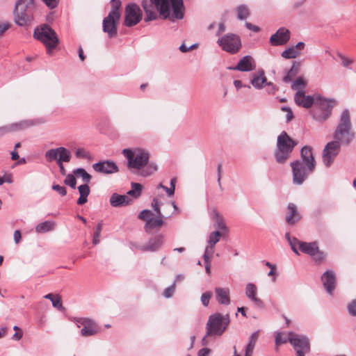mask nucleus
<instances>
[{
    "label": "nucleus",
    "mask_w": 356,
    "mask_h": 356,
    "mask_svg": "<svg viewBox=\"0 0 356 356\" xmlns=\"http://www.w3.org/2000/svg\"><path fill=\"white\" fill-rule=\"evenodd\" d=\"M301 159H297L290 163L292 170L293 183L301 185L312 173L316 167V161L313 155L312 149L309 146H305L300 150Z\"/></svg>",
    "instance_id": "nucleus-1"
},
{
    "label": "nucleus",
    "mask_w": 356,
    "mask_h": 356,
    "mask_svg": "<svg viewBox=\"0 0 356 356\" xmlns=\"http://www.w3.org/2000/svg\"><path fill=\"white\" fill-rule=\"evenodd\" d=\"M122 153L127 160L128 168L140 170L143 177L149 176L158 169L155 163L149 162V154L143 149H124Z\"/></svg>",
    "instance_id": "nucleus-2"
},
{
    "label": "nucleus",
    "mask_w": 356,
    "mask_h": 356,
    "mask_svg": "<svg viewBox=\"0 0 356 356\" xmlns=\"http://www.w3.org/2000/svg\"><path fill=\"white\" fill-rule=\"evenodd\" d=\"M355 136V134L352 129L350 112L348 109H344L333 134V138L334 141H339L341 145H348L354 140Z\"/></svg>",
    "instance_id": "nucleus-3"
},
{
    "label": "nucleus",
    "mask_w": 356,
    "mask_h": 356,
    "mask_svg": "<svg viewBox=\"0 0 356 356\" xmlns=\"http://www.w3.org/2000/svg\"><path fill=\"white\" fill-rule=\"evenodd\" d=\"M35 6L33 0H18L13 11L15 22L19 26H28L33 22Z\"/></svg>",
    "instance_id": "nucleus-4"
},
{
    "label": "nucleus",
    "mask_w": 356,
    "mask_h": 356,
    "mask_svg": "<svg viewBox=\"0 0 356 356\" xmlns=\"http://www.w3.org/2000/svg\"><path fill=\"white\" fill-rule=\"evenodd\" d=\"M296 145L297 142L283 131L277 138L276 148L274 152L276 162L279 164L285 163Z\"/></svg>",
    "instance_id": "nucleus-5"
},
{
    "label": "nucleus",
    "mask_w": 356,
    "mask_h": 356,
    "mask_svg": "<svg viewBox=\"0 0 356 356\" xmlns=\"http://www.w3.org/2000/svg\"><path fill=\"white\" fill-rule=\"evenodd\" d=\"M337 102L334 99L325 98L320 95L316 96V102L309 111L313 119L317 122H323L331 115L332 111Z\"/></svg>",
    "instance_id": "nucleus-6"
},
{
    "label": "nucleus",
    "mask_w": 356,
    "mask_h": 356,
    "mask_svg": "<svg viewBox=\"0 0 356 356\" xmlns=\"http://www.w3.org/2000/svg\"><path fill=\"white\" fill-rule=\"evenodd\" d=\"M33 37L44 44L47 53L49 56L52 54L53 50L59 43L56 31L47 24L37 27L34 31Z\"/></svg>",
    "instance_id": "nucleus-7"
},
{
    "label": "nucleus",
    "mask_w": 356,
    "mask_h": 356,
    "mask_svg": "<svg viewBox=\"0 0 356 356\" xmlns=\"http://www.w3.org/2000/svg\"><path fill=\"white\" fill-rule=\"evenodd\" d=\"M230 322L228 314L215 313L209 316L207 325V336L220 337L226 330Z\"/></svg>",
    "instance_id": "nucleus-8"
},
{
    "label": "nucleus",
    "mask_w": 356,
    "mask_h": 356,
    "mask_svg": "<svg viewBox=\"0 0 356 356\" xmlns=\"http://www.w3.org/2000/svg\"><path fill=\"white\" fill-rule=\"evenodd\" d=\"M217 44L223 51L231 54L237 53L241 47L240 37L234 33H227L219 38Z\"/></svg>",
    "instance_id": "nucleus-9"
},
{
    "label": "nucleus",
    "mask_w": 356,
    "mask_h": 356,
    "mask_svg": "<svg viewBox=\"0 0 356 356\" xmlns=\"http://www.w3.org/2000/svg\"><path fill=\"white\" fill-rule=\"evenodd\" d=\"M289 343L296 350L297 356H305V353L310 352V343L307 337L293 332H289Z\"/></svg>",
    "instance_id": "nucleus-10"
},
{
    "label": "nucleus",
    "mask_w": 356,
    "mask_h": 356,
    "mask_svg": "<svg viewBox=\"0 0 356 356\" xmlns=\"http://www.w3.org/2000/svg\"><path fill=\"white\" fill-rule=\"evenodd\" d=\"M142 17L140 7L136 3H129L124 9V24L127 27L134 26L140 22Z\"/></svg>",
    "instance_id": "nucleus-11"
},
{
    "label": "nucleus",
    "mask_w": 356,
    "mask_h": 356,
    "mask_svg": "<svg viewBox=\"0 0 356 356\" xmlns=\"http://www.w3.org/2000/svg\"><path fill=\"white\" fill-rule=\"evenodd\" d=\"M341 146V145L339 144V141L334 140L326 144L322 154L323 163L325 167L329 168L333 163L335 158L340 152Z\"/></svg>",
    "instance_id": "nucleus-12"
},
{
    "label": "nucleus",
    "mask_w": 356,
    "mask_h": 356,
    "mask_svg": "<svg viewBox=\"0 0 356 356\" xmlns=\"http://www.w3.org/2000/svg\"><path fill=\"white\" fill-rule=\"evenodd\" d=\"M47 161L51 162L53 161H65V163L70 161L72 154L70 150L64 147L50 149L45 152L44 154Z\"/></svg>",
    "instance_id": "nucleus-13"
},
{
    "label": "nucleus",
    "mask_w": 356,
    "mask_h": 356,
    "mask_svg": "<svg viewBox=\"0 0 356 356\" xmlns=\"http://www.w3.org/2000/svg\"><path fill=\"white\" fill-rule=\"evenodd\" d=\"M77 327H83L81 330V334L84 337L94 336L99 331L97 323L88 318H81L76 320Z\"/></svg>",
    "instance_id": "nucleus-14"
},
{
    "label": "nucleus",
    "mask_w": 356,
    "mask_h": 356,
    "mask_svg": "<svg viewBox=\"0 0 356 356\" xmlns=\"http://www.w3.org/2000/svg\"><path fill=\"white\" fill-rule=\"evenodd\" d=\"M120 19V15H113V13H108L104 17L102 22L103 31L107 33L108 38H115L118 34V24Z\"/></svg>",
    "instance_id": "nucleus-15"
},
{
    "label": "nucleus",
    "mask_w": 356,
    "mask_h": 356,
    "mask_svg": "<svg viewBox=\"0 0 356 356\" xmlns=\"http://www.w3.org/2000/svg\"><path fill=\"white\" fill-rule=\"evenodd\" d=\"M163 235L159 234L153 238H151L148 242L143 245H138L134 243H131V245L143 252H156L161 248L163 244Z\"/></svg>",
    "instance_id": "nucleus-16"
},
{
    "label": "nucleus",
    "mask_w": 356,
    "mask_h": 356,
    "mask_svg": "<svg viewBox=\"0 0 356 356\" xmlns=\"http://www.w3.org/2000/svg\"><path fill=\"white\" fill-rule=\"evenodd\" d=\"M93 170L101 174L109 175L119 172L117 164L111 160L99 161L92 165Z\"/></svg>",
    "instance_id": "nucleus-17"
},
{
    "label": "nucleus",
    "mask_w": 356,
    "mask_h": 356,
    "mask_svg": "<svg viewBox=\"0 0 356 356\" xmlns=\"http://www.w3.org/2000/svg\"><path fill=\"white\" fill-rule=\"evenodd\" d=\"M317 95H306L305 92L298 91L296 92L294 95V102L298 106L303 107L305 108H311L315 102H316V96Z\"/></svg>",
    "instance_id": "nucleus-18"
},
{
    "label": "nucleus",
    "mask_w": 356,
    "mask_h": 356,
    "mask_svg": "<svg viewBox=\"0 0 356 356\" xmlns=\"http://www.w3.org/2000/svg\"><path fill=\"white\" fill-rule=\"evenodd\" d=\"M290 39V32L286 28H280L275 33L271 35L270 42L273 46L283 45Z\"/></svg>",
    "instance_id": "nucleus-19"
},
{
    "label": "nucleus",
    "mask_w": 356,
    "mask_h": 356,
    "mask_svg": "<svg viewBox=\"0 0 356 356\" xmlns=\"http://www.w3.org/2000/svg\"><path fill=\"white\" fill-rule=\"evenodd\" d=\"M255 67V63L251 56H245L238 61L235 66L228 67L227 69L231 70H238L240 72H250Z\"/></svg>",
    "instance_id": "nucleus-20"
},
{
    "label": "nucleus",
    "mask_w": 356,
    "mask_h": 356,
    "mask_svg": "<svg viewBox=\"0 0 356 356\" xmlns=\"http://www.w3.org/2000/svg\"><path fill=\"white\" fill-rule=\"evenodd\" d=\"M336 275L333 270H328L321 276V281L327 293L332 295L336 287Z\"/></svg>",
    "instance_id": "nucleus-21"
},
{
    "label": "nucleus",
    "mask_w": 356,
    "mask_h": 356,
    "mask_svg": "<svg viewBox=\"0 0 356 356\" xmlns=\"http://www.w3.org/2000/svg\"><path fill=\"white\" fill-rule=\"evenodd\" d=\"M34 124L32 120H22L19 122L13 123L9 125L0 127V138L3 137L5 134L15 131L17 130H21L29 127H31Z\"/></svg>",
    "instance_id": "nucleus-22"
},
{
    "label": "nucleus",
    "mask_w": 356,
    "mask_h": 356,
    "mask_svg": "<svg viewBox=\"0 0 356 356\" xmlns=\"http://www.w3.org/2000/svg\"><path fill=\"white\" fill-rule=\"evenodd\" d=\"M303 253L307 254L310 256L317 255L316 260L323 259V253L319 251L316 242H301L300 243V249Z\"/></svg>",
    "instance_id": "nucleus-23"
},
{
    "label": "nucleus",
    "mask_w": 356,
    "mask_h": 356,
    "mask_svg": "<svg viewBox=\"0 0 356 356\" xmlns=\"http://www.w3.org/2000/svg\"><path fill=\"white\" fill-rule=\"evenodd\" d=\"M245 296L259 308H264V302L257 297V288L253 283H248L245 286Z\"/></svg>",
    "instance_id": "nucleus-24"
},
{
    "label": "nucleus",
    "mask_w": 356,
    "mask_h": 356,
    "mask_svg": "<svg viewBox=\"0 0 356 356\" xmlns=\"http://www.w3.org/2000/svg\"><path fill=\"white\" fill-rule=\"evenodd\" d=\"M268 81L265 75V72L263 70H260L253 74H252V78L250 79V83L252 86L257 90L263 89Z\"/></svg>",
    "instance_id": "nucleus-25"
},
{
    "label": "nucleus",
    "mask_w": 356,
    "mask_h": 356,
    "mask_svg": "<svg viewBox=\"0 0 356 356\" xmlns=\"http://www.w3.org/2000/svg\"><path fill=\"white\" fill-rule=\"evenodd\" d=\"M302 216L298 211L297 207L293 203H289L287 206V214L285 218L286 222L288 225H293L300 220Z\"/></svg>",
    "instance_id": "nucleus-26"
},
{
    "label": "nucleus",
    "mask_w": 356,
    "mask_h": 356,
    "mask_svg": "<svg viewBox=\"0 0 356 356\" xmlns=\"http://www.w3.org/2000/svg\"><path fill=\"white\" fill-rule=\"evenodd\" d=\"M131 199L126 195H120L114 193L110 197L109 202L113 207H120L129 205L131 203Z\"/></svg>",
    "instance_id": "nucleus-27"
},
{
    "label": "nucleus",
    "mask_w": 356,
    "mask_h": 356,
    "mask_svg": "<svg viewBox=\"0 0 356 356\" xmlns=\"http://www.w3.org/2000/svg\"><path fill=\"white\" fill-rule=\"evenodd\" d=\"M216 301L223 305L230 304L229 289L227 288L216 287L215 289Z\"/></svg>",
    "instance_id": "nucleus-28"
},
{
    "label": "nucleus",
    "mask_w": 356,
    "mask_h": 356,
    "mask_svg": "<svg viewBox=\"0 0 356 356\" xmlns=\"http://www.w3.org/2000/svg\"><path fill=\"white\" fill-rule=\"evenodd\" d=\"M212 219L214 221V227L218 230L221 231L222 233H227L228 228L225 223L224 222L223 218L222 215L216 210H213L211 213Z\"/></svg>",
    "instance_id": "nucleus-29"
},
{
    "label": "nucleus",
    "mask_w": 356,
    "mask_h": 356,
    "mask_svg": "<svg viewBox=\"0 0 356 356\" xmlns=\"http://www.w3.org/2000/svg\"><path fill=\"white\" fill-rule=\"evenodd\" d=\"M80 197L76 201L78 205H83L88 202V196L90 190L88 184H84L77 187Z\"/></svg>",
    "instance_id": "nucleus-30"
},
{
    "label": "nucleus",
    "mask_w": 356,
    "mask_h": 356,
    "mask_svg": "<svg viewBox=\"0 0 356 356\" xmlns=\"http://www.w3.org/2000/svg\"><path fill=\"white\" fill-rule=\"evenodd\" d=\"M300 68V63L293 61L291 69L288 70L286 74L283 77V81L284 83H289L292 81V79L298 74Z\"/></svg>",
    "instance_id": "nucleus-31"
},
{
    "label": "nucleus",
    "mask_w": 356,
    "mask_h": 356,
    "mask_svg": "<svg viewBox=\"0 0 356 356\" xmlns=\"http://www.w3.org/2000/svg\"><path fill=\"white\" fill-rule=\"evenodd\" d=\"M259 337V332L256 331L253 332L250 338L249 343L245 347V353L244 356H252L253 353V350L256 344V342Z\"/></svg>",
    "instance_id": "nucleus-32"
},
{
    "label": "nucleus",
    "mask_w": 356,
    "mask_h": 356,
    "mask_svg": "<svg viewBox=\"0 0 356 356\" xmlns=\"http://www.w3.org/2000/svg\"><path fill=\"white\" fill-rule=\"evenodd\" d=\"M291 82V88L293 90L305 92L304 90L307 86V81L302 76H298L295 81Z\"/></svg>",
    "instance_id": "nucleus-33"
},
{
    "label": "nucleus",
    "mask_w": 356,
    "mask_h": 356,
    "mask_svg": "<svg viewBox=\"0 0 356 356\" xmlns=\"http://www.w3.org/2000/svg\"><path fill=\"white\" fill-rule=\"evenodd\" d=\"M54 222L46 220L44 222L39 223L35 227V231L38 233H45L54 229Z\"/></svg>",
    "instance_id": "nucleus-34"
},
{
    "label": "nucleus",
    "mask_w": 356,
    "mask_h": 356,
    "mask_svg": "<svg viewBox=\"0 0 356 356\" xmlns=\"http://www.w3.org/2000/svg\"><path fill=\"white\" fill-rule=\"evenodd\" d=\"M163 216L157 214V218L154 219L153 218L151 220H149L145 225V229H153L156 227H161L163 225Z\"/></svg>",
    "instance_id": "nucleus-35"
},
{
    "label": "nucleus",
    "mask_w": 356,
    "mask_h": 356,
    "mask_svg": "<svg viewBox=\"0 0 356 356\" xmlns=\"http://www.w3.org/2000/svg\"><path fill=\"white\" fill-rule=\"evenodd\" d=\"M142 185L138 183L132 182L131 189L127 192L128 196H131L134 198H138L140 196L142 192Z\"/></svg>",
    "instance_id": "nucleus-36"
},
{
    "label": "nucleus",
    "mask_w": 356,
    "mask_h": 356,
    "mask_svg": "<svg viewBox=\"0 0 356 356\" xmlns=\"http://www.w3.org/2000/svg\"><path fill=\"white\" fill-rule=\"evenodd\" d=\"M74 175L77 177H81L85 184H88L90 181L92 176L87 172V171L82 168H78L73 170Z\"/></svg>",
    "instance_id": "nucleus-37"
},
{
    "label": "nucleus",
    "mask_w": 356,
    "mask_h": 356,
    "mask_svg": "<svg viewBox=\"0 0 356 356\" xmlns=\"http://www.w3.org/2000/svg\"><path fill=\"white\" fill-rule=\"evenodd\" d=\"M237 18L240 20L246 19L250 15V10L246 5L242 4L236 8Z\"/></svg>",
    "instance_id": "nucleus-38"
},
{
    "label": "nucleus",
    "mask_w": 356,
    "mask_h": 356,
    "mask_svg": "<svg viewBox=\"0 0 356 356\" xmlns=\"http://www.w3.org/2000/svg\"><path fill=\"white\" fill-rule=\"evenodd\" d=\"M44 298L50 300L54 307L57 308L59 310H62L63 309L61 300L59 296L54 297L53 294L48 293L45 295Z\"/></svg>",
    "instance_id": "nucleus-39"
},
{
    "label": "nucleus",
    "mask_w": 356,
    "mask_h": 356,
    "mask_svg": "<svg viewBox=\"0 0 356 356\" xmlns=\"http://www.w3.org/2000/svg\"><path fill=\"white\" fill-rule=\"evenodd\" d=\"M222 233L218 230H216L210 233L207 241V244L215 246L216 244L220 241Z\"/></svg>",
    "instance_id": "nucleus-40"
},
{
    "label": "nucleus",
    "mask_w": 356,
    "mask_h": 356,
    "mask_svg": "<svg viewBox=\"0 0 356 356\" xmlns=\"http://www.w3.org/2000/svg\"><path fill=\"white\" fill-rule=\"evenodd\" d=\"M281 55L286 59L295 58L300 55V51L291 47L282 51Z\"/></svg>",
    "instance_id": "nucleus-41"
},
{
    "label": "nucleus",
    "mask_w": 356,
    "mask_h": 356,
    "mask_svg": "<svg viewBox=\"0 0 356 356\" xmlns=\"http://www.w3.org/2000/svg\"><path fill=\"white\" fill-rule=\"evenodd\" d=\"M75 176L76 175H74V173L67 175L63 181L64 184L67 186H69L72 188L75 189L76 185V179Z\"/></svg>",
    "instance_id": "nucleus-42"
},
{
    "label": "nucleus",
    "mask_w": 356,
    "mask_h": 356,
    "mask_svg": "<svg viewBox=\"0 0 356 356\" xmlns=\"http://www.w3.org/2000/svg\"><path fill=\"white\" fill-rule=\"evenodd\" d=\"M111 10H110V12L108 13H113V15H120V8L121 7V5H122V3L120 1V0H111Z\"/></svg>",
    "instance_id": "nucleus-43"
},
{
    "label": "nucleus",
    "mask_w": 356,
    "mask_h": 356,
    "mask_svg": "<svg viewBox=\"0 0 356 356\" xmlns=\"http://www.w3.org/2000/svg\"><path fill=\"white\" fill-rule=\"evenodd\" d=\"M102 229V221L98 222L96 226L95 231L93 235L92 243L93 245H97L99 243V237Z\"/></svg>",
    "instance_id": "nucleus-44"
},
{
    "label": "nucleus",
    "mask_w": 356,
    "mask_h": 356,
    "mask_svg": "<svg viewBox=\"0 0 356 356\" xmlns=\"http://www.w3.org/2000/svg\"><path fill=\"white\" fill-rule=\"evenodd\" d=\"M290 336L288 334L287 337L284 336V334L282 332H278L275 335V342L277 346H279L282 343H286V342H289Z\"/></svg>",
    "instance_id": "nucleus-45"
},
{
    "label": "nucleus",
    "mask_w": 356,
    "mask_h": 356,
    "mask_svg": "<svg viewBox=\"0 0 356 356\" xmlns=\"http://www.w3.org/2000/svg\"><path fill=\"white\" fill-rule=\"evenodd\" d=\"M153 213L149 209H144L138 214V218L146 222L152 218Z\"/></svg>",
    "instance_id": "nucleus-46"
},
{
    "label": "nucleus",
    "mask_w": 356,
    "mask_h": 356,
    "mask_svg": "<svg viewBox=\"0 0 356 356\" xmlns=\"http://www.w3.org/2000/svg\"><path fill=\"white\" fill-rule=\"evenodd\" d=\"M211 296H212V293L211 291H206L202 294L200 300H201L202 305L204 307H207L209 305Z\"/></svg>",
    "instance_id": "nucleus-47"
},
{
    "label": "nucleus",
    "mask_w": 356,
    "mask_h": 356,
    "mask_svg": "<svg viewBox=\"0 0 356 356\" xmlns=\"http://www.w3.org/2000/svg\"><path fill=\"white\" fill-rule=\"evenodd\" d=\"M337 55L339 58V59L341 60V65L344 67H348L350 65L353 63V59L346 58L341 53L338 52Z\"/></svg>",
    "instance_id": "nucleus-48"
},
{
    "label": "nucleus",
    "mask_w": 356,
    "mask_h": 356,
    "mask_svg": "<svg viewBox=\"0 0 356 356\" xmlns=\"http://www.w3.org/2000/svg\"><path fill=\"white\" fill-rule=\"evenodd\" d=\"M52 190L56 191L60 196H65L67 194V189L65 186H60L59 184H54L51 186Z\"/></svg>",
    "instance_id": "nucleus-49"
},
{
    "label": "nucleus",
    "mask_w": 356,
    "mask_h": 356,
    "mask_svg": "<svg viewBox=\"0 0 356 356\" xmlns=\"http://www.w3.org/2000/svg\"><path fill=\"white\" fill-rule=\"evenodd\" d=\"M175 291V282H174L172 285L167 287L164 290V291L163 293V296L166 298H170L173 296Z\"/></svg>",
    "instance_id": "nucleus-50"
},
{
    "label": "nucleus",
    "mask_w": 356,
    "mask_h": 356,
    "mask_svg": "<svg viewBox=\"0 0 356 356\" xmlns=\"http://www.w3.org/2000/svg\"><path fill=\"white\" fill-rule=\"evenodd\" d=\"M301 242L302 241H299L297 238L293 237L291 241L289 243L291 250L296 254H299V252L296 247L297 245H298V248H300V243H301Z\"/></svg>",
    "instance_id": "nucleus-51"
},
{
    "label": "nucleus",
    "mask_w": 356,
    "mask_h": 356,
    "mask_svg": "<svg viewBox=\"0 0 356 356\" xmlns=\"http://www.w3.org/2000/svg\"><path fill=\"white\" fill-rule=\"evenodd\" d=\"M75 156L78 159H88L90 154L85 149L78 148L75 152Z\"/></svg>",
    "instance_id": "nucleus-52"
},
{
    "label": "nucleus",
    "mask_w": 356,
    "mask_h": 356,
    "mask_svg": "<svg viewBox=\"0 0 356 356\" xmlns=\"http://www.w3.org/2000/svg\"><path fill=\"white\" fill-rule=\"evenodd\" d=\"M347 308L351 316H356V298L348 305Z\"/></svg>",
    "instance_id": "nucleus-53"
},
{
    "label": "nucleus",
    "mask_w": 356,
    "mask_h": 356,
    "mask_svg": "<svg viewBox=\"0 0 356 356\" xmlns=\"http://www.w3.org/2000/svg\"><path fill=\"white\" fill-rule=\"evenodd\" d=\"M217 181L218 186L220 190H222V184H221V177H222V163H218L217 167Z\"/></svg>",
    "instance_id": "nucleus-54"
},
{
    "label": "nucleus",
    "mask_w": 356,
    "mask_h": 356,
    "mask_svg": "<svg viewBox=\"0 0 356 356\" xmlns=\"http://www.w3.org/2000/svg\"><path fill=\"white\" fill-rule=\"evenodd\" d=\"M152 207L154 209V210L156 211V214L160 215L161 216H163V214L161 212L159 203L157 199L154 198L152 202Z\"/></svg>",
    "instance_id": "nucleus-55"
},
{
    "label": "nucleus",
    "mask_w": 356,
    "mask_h": 356,
    "mask_svg": "<svg viewBox=\"0 0 356 356\" xmlns=\"http://www.w3.org/2000/svg\"><path fill=\"white\" fill-rule=\"evenodd\" d=\"M42 1L48 8L53 9L58 6L59 0H42Z\"/></svg>",
    "instance_id": "nucleus-56"
},
{
    "label": "nucleus",
    "mask_w": 356,
    "mask_h": 356,
    "mask_svg": "<svg viewBox=\"0 0 356 356\" xmlns=\"http://www.w3.org/2000/svg\"><path fill=\"white\" fill-rule=\"evenodd\" d=\"M245 26L248 29L252 31L254 33H257L260 31V28L259 26L254 25L250 22H245Z\"/></svg>",
    "instance_id": "nucleus-57"
},
{
    "label": "nucleus",
    "mask_w": 356,
    "mask_h": 356,
    "mask_svg": "<svg viewBox=\"0 0 356 356\" xmlns=\"http://www.w3.org/2000/svg\"><path fill=\"white\" fill-rule=\"evenodd\" d=\"M211 350L209 348H201L198 353L197 356H209L211 353Z\"/></svg>",
    "instance_id": "nucleus-58"
},
{
    "label": "nucleus",
    "mask_w": 356,
    "mask_h": 356,
    "mask_svg": "<svg viewBox=\"0 0 356 356\" xmlns=\"http://www.w3.org/2000/svg\"><path fill=\"white\" fill-rule=\"evenodd\" d=\"M266 86H268L267 92L268 94H274L277 90L276 86L272 82H268Z\"/></svg>",
    "instance_id": "nucleus-59"
},
{
    "label": "nucleus",
    "mask_w": 356,
    "mask_h": 356,
    "mask_svg": "<svg viewBox=\"0 0 356 356\" xmlns=\"http://www.w3.org/2000/svg\"><path fill=\"white\" fill-rule=\"evenodd\" d=\"M11 24L9 22H3L0 24V35H2L6 31H7Z\"/></svg>",
    "instance_id": "nucleus-60"
},
{
    "label": "nucleus",
    "mask_w": 356,
    "mask_h": 356,
    "mask_svg": "<svg viewBox=\"0 0 356 356\" xmlns=\"http://www.w3.org/2000/svg\"><path fill=\"white\" fill-rule=\"evenodd\" d=\"M65 162V161H57V165L59 168V171H60V173L62 175H66V170L64 167V165H63V163Z\"/></svg>",
    "instance_id": "nucleus-61"
},
{
    "label": "nucleus",
    "mask_w": 356,
    "mask_h": 356,
    "mask_svg": "<svg viewBox=\"0 0 356 356\" xmlns=\"http://www.w3.org/2000/svg\"><path fill=\"white\" fill-rule=\"evenodd\" d=\"M215 246L207 244V246L205 248L204 252L208 254L209 255L212 256L214 252Z\"/></svg>",
    "instance_id": "nucleus-62"
},
{
    "label": "nucleus",
    "mask_w": 356,
    "mask_h": 356,
    "mask_svg": "<svg viewBox=\"0 0 356 356\" xmlns=\"http://www.w3.org/2000/svg\"><path fill=\"white\" fill-rule=\"evenodd\" d=\"M225 31V25L223 22H221L218 24V29L216 32V35L219 36Z\"/></svg>",
    "instance_id": "nucleus-63"
},
{
    "label": "nucleus",
    "mask_w": 356,
    "mask_h": 356,
    "mask_svg": "<svg viewBox=\"0 0 356 356\" xmlns=\"http://www.w3.org/2000/svg\"><path fill=\"white\" fill-rule=\"evenodd\" d=\"M22 236L19 230H15L14 232V241L15 243H18L21 240Z\"/></svg>",
    "instance_id": "nucleus-64"
}]
</instances>
